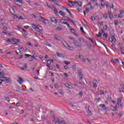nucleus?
I'll list each match as a JSON object with an SVG mask.
<instances>
[{"label": "nucleus", "mask_w": 124, "mask_h": 124, "mask_svg": "<svg viewBox=\"0 0 124 124\" xmlns=\"http://www.w3.org/2000/svg\"><path fill=\"white\" fill-rule=\"evenodd\" d=\"M64 77H65L66 78H67V77H68V75L67 74H66V73H64Z\"/></svg>", "instance_id": "de8ad7c7"}, {"label": "nucleus", "mask_w": 124, "mask_h": 124, "mask_svg": "<svg viewBox=\"0 0 124 124\" xmlns=\"http://www.w3.org/2000/svg\"><path fill=\"white\" fill-rule=\"evenodd\" d=\"M68 2L69 3L68 5L69 6H73V5H75V1H68Z\"/></svg>", "instance_id": "f8f14e48"}, {"label": "nucleus", "mask_w": 124, "mask_h": 124, "mask_svg": "<svg viewBox=\"0 0 124 124\" xmlns=\"http://www.w3.org/2000/svg\"><path fill=\"white\" fill-rule=\"evenodd\" d=\"M73 70H75V69L76 68V65H73L72 66Z\"/></svg>", "instance_id": "58836bf2"}, {"label": "nucleus", "mask_w": 124, "mask_h": 124, "mask_svg": "<svg viewBox=\"0 0 124 124\" xmlns=\"http://www.w3.org/2000/svg\"><path fill=\"white\" fill-rule=\"evenodd\" d=\"M108 16L107 15H106H106H103V17L104 18H107Z\"/></svg>", "instance_id": "338daca9"}, {"label": "nucleus", "mask_w": 124, "mask_h": 124, "mask_svg": "<svg viewBox=\"0 0 124 124\" xmlns=\"http://www.w3.org/2000/svg\"><path fill=\"white\" fill-rule=\"evenodd\" d=\"M111 108H113V109H112L113 111H117V108L116 107H111Z\"/></svg>", "instance_id": "79ce46f5"}, {"label": "nucleus", "mask_w": 124, "mask_h": 124, "mask_svg": "<svg viewBox=\"0 0 124 124\" xmlns=\"http://www.w3.org/2000/svg\"><path fill=\"white\" fill-rule=\"evenodd\" d=\"M0 79H5H5H7V78L4 77H2L0 78Z\"/></svg>", "instance_id": "052dcab7"}, {"label": "nucleus", "mask_w": 124, "mask_h": 124, "mask_svg": "<svg viewBox=\"0 0 124 124\" xmlns=\"http://www.w3.org/2000/svg\"><path fill=\"white\" fill-rule=\"evenodd\" d=\"M33 29H34L35 28H37L38 27H40V25L37 24V23H34L31 25Z\"/></svg>", "instance_id": "2eb2a0df"}, {"label": "nucleus", "mask_w": 124, "mask_h": 124, "mask_svg": "<svg viewBox=\"0 0 124 124\" xmlns=\"http://www.w3.org/2000/svg\"><path fill=\"white\" fill-rule=\"evenodd\" d=\"M100 99V98L99 97H97L94 99V100H97V101H99V100Z\"/></svg>", "instance_id": "680f3d73"}, {"label": "nucleus", "mask_w": 124, "mask_h": 124, "mask_svg": "<svg viewBox=\"0 0 124 124\" xmlns=\"http://www.w3.org/2000/svg\"><path fill=\"white\" fill-rule=\"evenodd\" d=\"M2 33H3L4 34H8V32H7V31H2Z\"/></svg>", "instance_id": "4d7b16f0"}, {"label": "nucleus", "mask_w": 124, "mask_h": 124, "mask_svg": "<svg viewBox=\"0 0 124 124\" xmlns=\"http://www.w3.org/2000/svg\"><path fill=\"white\" fill-rule=\"evenodd\" d=\"M60 23L62 24V25H66L67 24V22H60Z\"/></svg>", "instance_id": "603ef678"}, {"label": "nucleus", "mask_w": 124, "mask_h": 124, "mask_svg": "<svg viewBox=\"0 0 124 124\" xmlns=\"http://www.w3.org/2000/svg\"><path fill=\"white\" fill-rule=\"evenodd\" d=\"M23 36L24 37H25V38H27V37H28V32H25L23 33Z\"/></svg>", "instance_id": "cd10ccee"}, {"label": "nucleus", "mask_w": 124, "mask_h": 124, "mask_svg": "<svg viewBox=\"0 0 124 124\" xmlns=\"http://www.w3.org/2000/svg\"><path fill=\"white\" fill-rule=\"evenodd\" d=\"M109 40L112 43L113 45H115V43H116V37L115 34L112 35L111 38L109 39Z\"/></svg>", "instance_id": "f257e3e1"}, {"label": "nucleus", "mask_w": 124, "mask_h": 124, "mask_svg": "<svg viewBox=\"0 0 124 124\" xmlns=\"http://www.w3.org/2000/svg\"><path fill=\"white\" fill-rule=\"evenodd\" d=\"M70 31L72 32V33H74L76 36H77V34L75 33V30L73 29H71Z\"/></svg>", "instance_id": "a878e982"}, {"label": "nucleus", "mask_w": 124, "mask_h": 124, "mask_svg": "<svg viewBox=\"0 0 124 124\" xmlns=\"http://www.w3.org/2000/svg\"><path fill=\"white\" fill-rule=\"evenodd\" d=\"M122 98H118L117 99V103L118 104H120V103H121V102H122Z\"/></svg>", "instance_id": "bb28decb"}, {"label": "nucleus", "mask_w": 124, "mask_h": 124, "mask_svg": "<svg viewBox=\"0 0 124 124\" xmlns=\"http://www.w3.org/2000/svg\"><path fill=\"white\" fill-rule=\"evenodd\" d=\"M41 19H42V22L45 24V25H46L48 23V20L46 19H44V17L41 16Z\"/></svg>", "instance_id": "9d476101"}, {"label": "nucleus", "mask_w": 124, "mask_h": 124, "mask_svg": "<svg viewBox=\"0 0 124 124\" xmlns=\"http://www.w3.org/2000/svg\"><path fill=\"white\" fill-rule=\"evenodd\" d=\"M32 17L33 18H34L35 19L36 18H37V16H35L34 14H33L32 15Z\"/></svg>", "instance_id": "8fccbe9b"}, {"label": "nucleus", "mask_w": 124, "mask_h": 124, "mask_svg": "<svg viewBox=\"0 0 124 124\" xmlns=\"http://www.w3.org/2000/svg\"><path fill=\"white\" fill-rule=\"evenodd\" d=\"M118 18H122L123 17V14H119L118 16Z\"/></svg>", "instance_id": "4c0bfd02"}, {"label": "nucleus", "mask_w": 124, "mask_h": 124, "mask_svg": "<svg viewBox=\"0 0 124 124\" xmlns=\"http://www.w3.org/2000/svg\"><path fill=\"white\" fill-rule=\"evenodd\" d=\"M6 42L7 43H11V42H13V40H12V39H10L9 38H7Z\"/></svg>", "instance_id": "5701e85b"}, {"label": "nucleus", "mask_w": 124, "mask_h": 124, "mask_svg": "<svg viewBox=\"0 0 124 124\" xmlns=\"http://www.w3.org/2000/svg\"><path fill=\"white\" fill-rule=\"evenodd\" d=\"M63 62L66 65H68V64H70V62L64 61Z\"/></svg>", "instance_id": "7c9ffc66"}, {"label": "nucleus", "mask_w": 124, "mask_h": 124, "mask_svg": "<svg viewBox=\"0 0 124 124\" xmlns=\"http://www.w3.org/2000/svg\"><path fill=\"white\" fill-rule=\"evenodd\" d=\"M24 56L25 57H26V58H29V57H31V55L27 54H25Z\"/></svg>", "instance_id": "72a5a7b5"}, {"label": "nucleus", "mask_w": 124, "mask_h": 124, "mask_svg": "<svg viewBox=\"0 0 124 124\" xmlns=\"http://www.w3.org/2000/svg\"><path fill=\"white\" fill-rule=\"evenodd\" d=\"M20 19H21V20H25V18L23 17V16H19L18 17V20H20Z\"/></svg>", "instance_id": "09e8293b"}, {"label": "nucleus", "mask_w": 124, "mask_h": 124, "mask_svg": "<svg viewBox=\"0 0 124 124\" xmlns=\"http://www.w3.org/2000/svg\"><path fill=\"white\" fill-rule=\"evenodd\" d=\"M68 14H69V15H70L71 18H74V17L72 15V14H71V13L70 12H69L68 13Z\"/></svg>", "instance_id": "a18cd8bd"}, {"label": "nucleus", "mask_w": 124, "mask_h": 124, "mask_svg": "<svg viewBox=\"0 0 124 124\" xmlns=\"http://www.w3.org/2000/svg\"><path fill=\"white\" fill-rule=\"evenodd\" d=\"M114 25H119V21H118V20H116V22L114 23Z\"/></svg>", "instance_id": "bf43d9fd"}, {"label": "nucleus", "mask_w": 124, "mask_h": 124, "mask_svg": "<svg viewBox=\"0 0 124 124\" xmlns=\"http://www.w3.org/2000/svg\"><path fill=\"white\" fill-rule=\"evenodd\" d=\"M78 74L79 77V80H82L83 79V73H82V70H79L78 71Z\"/></svg>", "instance_id": "20e7f679"}, {"label": "nucleus", "mask_w": 124, "mask_h": 124, "mask_svg": "<svg viewBox=\"0 0 124 124\" xmlns=\"http://www.w3.org/2000/svg\"><path fill=\"white\" fill-rule=\"evenodd\" d=\"M45 45H46V46H48L49 47H51V45H50V44H49L48 43H46L45 44Z\"/></svg>", "instance_id": "3c124183"}, {"label": "nucleus", "mask_w": 124, "mask_h": 124, "mask_svg": "<svg viewBox=\"0 0 124 124\" xmlns=\"http://www.w3.org/2000/svg\"><path fill=\"white\" fill-rule=\"evenodd\" d=\"M17 81L20 84V85H22L23 84V82H24V80H23V78L21 77H18V79L17 80Z\"/></svg>", "instance_id": "1a4fd4ad"}, {"label": "nucleus", "mask_w": 124, "mask_h": 124, "mask_svg": "<svg viewBox=\"0 0 124 124\" xmlns=\"http://www.w3.org/2000/svg\"><path fill=\"white\" fill-rule=\"evenodd\" d=\"M86 44L88 47H89V48H91V47H92V45L91 44V43H89L88 42H86Z\"/></svg>", "instance_id": "c85d7f7f"}, {"label": "nucleus", "mask_w": 124, "mask_h": 124, "mask_svg": "<svg viewBox=\"0 0 124 124\" xmlns=\"http://www.w3.org/2000/svg\"><path fill=\"white\" fill-rule=\"evenodd\" d=\"M80 30L81 31H82V32H83V33H86V32H85V31H84V28H83V27H80Z\"/></svg>", "instance_id": "473e14b6"}, {"label": "nucleus", "mask_w": 124, "mask_h": 124, "mask_svg": "<svg viewBox=\"0 0 124 124\" xmlns=\"http://www.w3.org/2000/svg\"><path fill=\"white\" fill-rule=\"evenodd\" d=\"M102 33H104V30H103V29H101L98 34H96L97 37H101V34H102Z\"/></svg>", "instance_id": "39448f33"}, {"label": "nucleus", "mask_w": 124, "mask_h": 124, "mask_svg": "<svg viewBox=\"0 0 124 124\" xmlns=\"http://www.w3.org/2000/svg\"><path fill=\"white\" fill-rule=\"evenodd\" d=\"M56 54L59 58H62V59H64V56L62 54H61L58 52H56Z\"/></svg>", "instance_id": "dca6fc26"}, {"label": "nucleus", "mask_w": 124, "mask_h": 124, "mask_svg": "<svg viewBox=\"0 0 124 124\" xmlns=\"http://www.w3.org/2000/svg\"><path fill=\"white\" fill-rule=\"evenodd\" d=\"M55 39H56V40H58V41H60V40H61V39H60V37L59 36H56L55 37Z\"/></svg>", "instance_id": "c9c22d12"}, {"label": "nucleus", "mask_w": 124, "mask_h": 124, "mask_svg": "<svg viewBox=\"0 0 124 124\" xmlns=\"http://www.w3.org/2000/svg\"><path fill=\"white\" fill-rule=\"evenodd\" d=\"M63 9H65V10H66V11H67V12H68V13L69 12V10L68 9H67L66 8L63 7H62Z\"/></svg>", "instance_id": "6e6d98bb"}, {"label": "nucleus", "mask_w": 124, "mask_h": 124, "mask_svg": "<svg viewBox=\"0 0 124 124\" xmlns=\"http://www.w3.org/2000/svg\"><path fill=\"white\" fill-rule=\"evenodd\" d=\"M88 123L90 124H93V122L92 121H88Z\"/></svg>", "instance_id": "e2e57ef3"}, {"label": "nucleus", "mask_w": 124, "mask_h": 124, "mask_svg": "<svg viewBox=\"0 0 124 124\" xmlns=\"http://www.w3.org/2000/svg\"><path fill=\"white\" fill-rule=\"evenodd\" d=\"M59 13H60V15L61 16H62L63 17H64V16H65V14H64V13L62 12V11H60L59 12Z\"/></svg>", "instance_id": "b1692460"}, {"label": "nucleus", "mask_w": 124, "mask_h": 124, "mask_svg": "<svg viewBox=\"0 0 124 124\" xmlns=\"http://www.w3.org/2000/svg\"><path fill=\"white\" fill-rule=\"evenodd\" d=\"M63 46H64V47H66V48H69L68 49H73V47H71L70 46L68 45L67 43H66V42H65V41H64V43H63Z\"/></svg>", "instance_id": "6e6552de"}, {"label": "nucleus", "mask_w": 124, "mask_h": 124, "mask_svg": "<svg viewBox=\"0 0 124 124\" xmlns=\"http://www.w3.org/2000/svg\"><path fill=\"white\" fill-rule=\"evenodd\" d=\"M5 99L7 101V102H9V101H10V100L9 99V97H6Z\"/></svg>", "instance_id": "37998d69"}, {"label": "nucleus", "mask_w": 124, "mask_h": 124, "mask_svg": "<svg viewBox=\"0 0 124 124\" xmlns=\"http://www.w3.org/2000/svg\"><path fill=\"white\" fill-rule=\"evenodd\" d=\"M99 107H100L101 108H103V110H107V109H108V108H106V107L105 106V105L104 104L99 105Z\"/></svg>", "instance_id": "4468645a"}, {"label": "nucleus", "mask_w": 124, "mask_h": 124, "mask_svg": "<svg viewBox=\"0 0 124 124\" xmlns=\"http://www.w3.org/2000/svg\"><path fill=\"white\" fill-rule=\"evenodd\" d=\"M54 14H56V15H57V14L58 13H59V10L58 9H57V8H56V7H54Z\"/></svg>", "instance_id": "6ab92c4d"}, {"label": "nucleus", "mask_w": 124, "mask_h": 124, "mask_svg": "<svg viewBox=\"0 0 124 124\" xmlns=\"http://www.w3.org/2000/svg\"><path fill=\"white\" fill-rule=\"evenodd\" d=\"M121 53L124 54V49H123V47H121Z\"/></svg>", "instance_id": "5fc2aeb1"}, {"label": "nucleus", "mask_w": 124, "mask_h": 124, "mask_svg": "<svg viewBox=\"0 0 124 124\" xmlns=\"http://www.w3.org/2000/svg\"><path fill=\"white\" fill-rule=\"evenodd\" d=\"M81 60H82V61L84 62H86L87 61L86 60V58H84V56H82Z\"/></svg>", "instance_id": "ea45409f"}, {"label": "nucleus", "mask_w": 124, "mask_h": 124, "mask_svg": "<svg viewBox=\"0 0 124 124\" xmlns=\"http://www.w3.org/2000/svg\"><path fill=\"white\" fill-rule=\"evenodd\" d=\"M24 68H28V66H27V64H25L24 66H23Z\"/></svg>", "instance_id": "0e129e2a"}, {"label": "nucleus", "mask_w": 124, "mask_h": 124, "mask_svg": "<svg viewBox=\"0 0 124 124\" xmlns=\"http://www.w3.org/2000/svg\"><path fill=\"white\" fill-rule=\"evenodd\" d=\"M58 120V124H66V122L64 120L61 121L60 119H57Z\"/></svg>", "instance_id": "9b49d317"}, {"label": "nucleus", "mask_w": 124, "mask_h": 124, "mask_svg": "<svg viewBox=\"0 0 124 124\" xmlns=\"http://www.w3.org/2000/svg\"><path fill=\"white\" fill-rule=\"evenodd\" d=\"M97 84H98V82H97V80H94L93 81V88L94 89H95L97 87Z\"/></svg>", "instance_id": "ddd939ff"}, {"label": "nucleus", "mask_w": 124, "mask_h": 124, "mask_svg": "<svg viewBox=\"0 0 124 124\" xmlns=\"http://www.w3.org/2000/svg\"><path fill=\"white\" fill-rule=\"evenodd\" d=\"M73 43L74 46L76 47H82V44L80 42H77L76 40H74Z\"/></svg>", "instance_id": "f03ea898"}, {"label": "nucleus", "mask_w": 124, "mask_h": 124, "mask_svg": "<svg viewBox=\"0 0 124 124\" xmlns=\"http://www.w3.org/2000/svg\"><path fill=\"white\" fill-rule=\"evenodd\" d=\"M59 93L60 94H63V91L62 90H59Z\"/></svg>", "instance_id": "c03bdc74"}, {"label": "nucleus", "mask_w": 124, "mask_h": 124, "mask_svg": "<svg viewBox=\"0 0 124 124\" xmlns=\"http://www.w3.org/2000/svg\"><path fill=\"white\" fill-rule=\"evenodd\" d=\"M13 42L12 43L13 45H18L19 44V43L20 42V40L19 39H16L15 38H12Z\"/></svg>", "instance_id": "7ed1b4c3"}, {"label": "nucleus", "mask_w": 124, "mask_h": 124, "mask_svg": "<svg viewBox=\"0 0 124 124\" xmlns=\"http://www.w3.org/2000/svg\"><path fill=\"white\" fill-rule=\"evenodd\" d=\"M16 53L17 54V55H18L19 53H21V50H20L19 49H17L16 50Z\"/></svg>", "instance_id": "c756f323"}, {"label": "nucleus", "mask_w": 124, "mask_h": 124, "mask_svg": "<svg viewBox=\"0 0 124 124\" xmlns=\"http://www.w3.org/2000/svg\"><path fill=\"white\" fill-rule=\"evenodd\" d=\"M103 36H105L106 38H108V33H104Z\"/></svg>", "instance_id": "2f4dec72"}, {"label": "nucleus", "mask_w": 124, "mask_h": 124, "mask_svg": "<svg viewBox=\"0 0 124 124\" xmlns=\"http://www.w3.org/2000/svg\"><path fill=\"white\" fill-rule=\"evenodd\" d=\"M86 109L87 110V112L89 116H92V111L90 110V107L89 106H87L86 107Z\"/></svg>", "instance_id": "0eeeda50"}, {"label": "nucleus", "mask_w": 124, "mask_h": 124, "mask_svg": "<svg viewBox=\"0 0 124 124\" xmlns=\"http://www.w3.org/2000/svg\"><path fill=\"white\" fill-rule=\"evenodd\" d=\"M3 31H7V27H4L3 28Z\"/></svg>", "instance_id": "774afa93"}, {"label": "nucleus", "mask_w": 124, "mask_h": 124, "mask_svg": "<svg viewBox=\"0 0 124 124\" xmlns=\"http://www.w3.org/2000/svg\"><path fill=\"white\" fill-rule=\"evenodd\" d=\"M79 3L77 1H75V4L76 5V6H82V4H81L82 2H79Z\"/></svg>", "instance_id": "412c9836"}, {"label": "nucleus", "mask_w": 124, "mask_h": 124, "mask_svg": "<svg viewBox=\"0 0 124 124\" xmlns=\"http://www.w3.org/2000/svg\"><path fill=\"white\" fill-rule=\"evenodd\" d=\"M50 20L51 21L52 23H54V24H57L58 23V20H57L54 17H50Z\"/></svg>", "instance_id": "423d86ee"}, {"label": "nucleus", "mask_w": 124, "mask_h": 124, "mask_svg": "<svg viewBox=\"0 0 124 124\" xmlns=\"http://www.w3.org/2000/svg\"><path fill=\"white\" fill-rule=\"evenodd\" d=\"M27 45H29V46H32V45H31V44L30 43V42H27Z\"/></svg>", "instance_id": "13d9d810"}, {"label": "nucleus", "mask_w": 124, "mask_h": 124, "mask_svg": "<svg viewBox=\"0 0 124 124\" xmlns=\"http://www.w3.org/2000/svg\"><path fill=\"white\" fill-rule=\"evenodd\" d=\"M65 87L66 88H68V89H72V86H71V85H69L67 83L65 84Z\"/></svg>", "instance_id": "aec40b11"}, {"label": "nucleus", "mask_w": 124, "mask_h": 124, "mask_svg": "<svg viewBox=\"0 0 124 124\" xmlns=\"http://www.w3.org/2000/svg\"><path fill=\"white\" fill-rule=\"evenodd\" d=\"M31 58H32V59H33L34 60H37V59H36V58H37V57H36V56H34V55H31Z\"/></svg>", "instance_id": "a19ab883"}, {"label": "nucleus", "mask_w": 124, "mask_h": 124, "mask_svg": "<svg viewBox=\"0 0 124 124\" xmlns=\"http://www.w3.org/2000/svg\"><path fill=\"white\" fill-rule=\"evenodd\" d=\"M69 105L72 106V107H76V106H75L72 103H69Z\"/></svg>", "instance_id": "f704fd0d"}, {"label": "nucleus", "mask_w": 124, "mask_h": 124, "mask_svg": "<svg viewBox=\"0 0 124 124\" xmlns=\"http://www.w3.org/2000/svg\"><path fill=\"white\" fill-rule=\"evenodd\" d=\"M2 66V65L0 64V71L1 70V67ZM4 75V72L2 71L0 72V77L3 76Z\"/></svg>", "instance_id": "a211bd4d"}, {"label": "nucleus", "mask_w": 124, "mask_h": 124, "mask_svg": "<svg viewBox=\"0 0 124 124\" xmlns=\"http://www.w3.org/2000/svg\"><path fill=\"white\" fill-rule=\"evenodd\" d=\"M52 121L54 122V124L58 123V120L56 121V116L55 115H52Z\"/></svg>", "instance_id": "f3484780"}, {"label": "nucleus", "mask_w": 124, "mask_h": 124, "mask_svg": "<svg viewBox=\"0 0 124 124\" xmlns=\"http://www.w3.org/2000/svg\"><path fill=\"white\" fill-rule=\"evenodd\" d=\"M115 62H117L118 63H120V61H119V59H114Z\"/></svg>", "instance_id": "49530a36"}, {"label": "nucleus", "mask_w": 124, "mask_h": 124, "mask_svg": "<svg viewBox=\"0 0 124 124\" xmlns=\"http://www.w3.org/2000/svg\"><path fill=\"white\" fill-rule=\"evenodd\" d=\"M47 64H48V65H51V60L47 61Z\"/></svg>", "instance_id": "e433bc0d"}, {"label": "nucleus", "mask_w": 124, "mask_h": 124, "mask_svg": "<svg viewBox=\"0 0 124 124\" xmlns=\"http://www.w3.org/2000/svg\"><path fill=\"white\" fill-rule=\"evenodd\" d=\"M112 12H108V14H109V17L110 18V19H113V18H114V16H113V15H112L111 13Z\"/></svg>", "instance_id": "4be33fe9"}, {"label": "nucleus", "mask_w": 124, "mask_h": 124, "mask_svg": "<svg viewBox=\"0 0 124 124\" xmlns=\"http://www.w3.org/2000/svg\"><path fill=\"white\" fill-rule=\"evenodd\" d=\"M108 100H111L110 96H109V95L108 96Z\"/></svg>", "instance_id": "69168bd1"}, {"label": "nucleus", "mask_w": 124, "mask_h": 124, "mask_svg": "<svg viewBox=\"0 0 124 124\" xmlns=\"http://www.w3.org/2000/svg\"><path fill=\"white\" fill-rule=\"evenodd\" d=\"M56 30L57 31H62V28H61L60 27H57Z\"/></svg>", "instance_id": "864d4df0"}, {"label": "nucleus", "mask_w": 124, "mask_h": 124, "mask_svg": "<svg viewBox=\"0 0 124 124\" xmlns=\"http://www.w3.org/2000/svg\"><path fill=\"white\" fill-rule=\"evenodd\" d=\"M33 29L35 30V31H39V32H40V31H42V30H41V29H39L38 27Z\"/></svg>", "instance_id": "393cba45"}]
</instances>
